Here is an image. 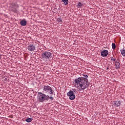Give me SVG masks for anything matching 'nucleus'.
I'll list each match as a JSON object with an SVG mask.
<instances>
[{
  "mask_svg": "<svg viewBox=\"0 0 125 125\" xmlns=\"http://www.w3.org/2000/svg\"><path fill=\"white\" fill-rule=\"evenodd\" d=\"M83 77H79L74 80V86L78 89L83 90L89 86L88 76L83 74Z\"/></svg>",
  "mask_w": 125,
  "mask_h": 125,
  "instance_id": "obj_1",
  "label": "nucleus"
},
{
  "mask_svg": "<svg viewBox=\"0 0 125 125\" xmlns=\"http://www.w3.org/2000/svg\"><path fill=\"white\" fill-rule=\"evenodd\" d=\"M42 92L46 95H51L53 94L54 91L50 86L44 85L42 87Z\"/></svg>",
  "mask_w": 125,
  "mask_h": 125,
  "instance_id": "obj_2",
  "label": "nucleus"
},
{
  "mask_svg": "<svg viewBox=\"0 0 125 125\" xmlns=\"http://www.w3.org/2000/svg\"><path fill=\"white\" fill-rule=\"evenodd\" d=\"M38 97L40 102H43V101H45V100H48L49 95H46L43 93L39 92Z\"/></svg>",
  "mask_w": 125,
  "mask_h": 125,
  "instance_id": "obj_3",
  "label": "nucleus"
},
{
  "mask_svg": "<svg viewBox=\"0 0 125 125\" xmlns=\"http://www.w3.org/2000/svg\"><path fill=\"white\" fill-rule=\"evenodd\" d=\"M41 57L43 60H47L50 58H52V53L48 51H45L42 54Z\"/></svg>",
  "mask_w": 125,
  "mask_h": 125,
  "instance_id": "obj_4",
  "label": "nucleus"
},
{
  "mask_svg": "<svg viewBox=\"0 0 125 125\" xmlns=\"http://www.w3.org/2000/svg\"><path fill=\"white\" fill-rule=\"evenodd\" d=\"M10 6L11 8H12V11H13V12H15V13H17V12H18V10H17L18 7H19L18 5L14 2H12L10 4Z\"/></svg>",
  "mask_w": 125,
  "mask_h": 125,
  "instance_id": "obj_5",
  "label": "nucleus"
},
{
  "mask_svg": "<svg viewBox=\"0 0 125 125\" xmlns=\"http://www.w3.org/2000/svg\"><path fill=\"white\" fill-rule=\"evenodd\" d=\"M67 95L69 97V99L70 100H74V99L76 98V95H75V93L72 90L69 91L67 93Z\"/></svg>",
  "mask_w": 125,
  "mask_h": 125,
  "instance_id": "obj_6",
  "label": "nucleus"
},
{
  "mask_svg": "<svg viewBox=\"0 0 125 125\" xmlns=\"http://www.w3.org/2000/svg\"><path fill=\"white\" fill-rule=\"evenodd\" d=\"M109 54V52L107 50H104L101 52V55L103 57H106Z\"/></svg>",
  "mask_w": 125,
  "mask_h": 125,
  "instance_id": "obj_7",
  "label": "nucleus"
},
{
  "mask_svg": "<svg viewBox=\"0 0 125 125\" xmlns=\"http://www.w3.org/2000/svg\"><path fill=\"white\" fill-rule=\"evenodd\" d=\"M36 49V47L34 44H30L28 45V50H29V51H34Z\"/></svg>",
  "mask_w": 125,
  "mask_h": 125,
  "instance_id": "obj_8",
  "label": "nucleus"
},
{
  "mask_svg": "<svg viewBox=\"0 0 125 125\" xmlns=\"http://www.w3.org/2000/svg\"><path fill=\"white\" fill-rule=\"evenodd\" d=\"M122 104V102L120 101H114L113 103V104L115 106V107H119V106L121 105Z\"/></svg>",
  "mask_w": 125,
  "mask_h": 125,
  "instance_id": "obj_9",
  "label": "nucleus"
},
{
  "mask_svg": "<svg viewBox=\"0 0 125 125\" xmlns=\"http://www.w3.org/2000/svg\"><path fill=\"white\" fill-rule=\"evenodd\" d=\"M20 24L21 26H26L27 25V21H26V20L23 19L20 21Z\"/></svg>",
  "mask_w": 125,
  "mask_h": 125,
  "instance_id": "obj_10",
  "label": "nucleus"
},
{
  "mask_svg": "<svg viewBox=\"0 0 125 125\" xmlns=\"http://www.w3.org/2000/svg\"><path fill=\"white\" fill-rule=\"evenodd\" d=\"M116 69H120L121 67V64L118 62H115Z\"/></svg>",
  "mask_w": 125,
  "mask_h": 125,
  "instance_id": "obj_11",
  "label": "nucleus"
},
{
  "mask_svg": "<svg viewBox=\"0 0 125 125\" xmlns=\"http://www.w3.org/2000/svg\"><path fill=\"white\" fill-rule=\"evenodd\" d=\"M62 1L63 2V4H64V5H67V4L69 3V0H62Z\"/></svg>",
  "mask_w": 125,
  "mask_h": 125,
  "instance_id": "obj_12",
  "label": "nucleus"
},
{
  "mask_svg": "<svg viewBox=\"0 0 125 125\" xmlns=\"http://www.w3.org/2000/svg\"><path fill=\"white\" fill-rule=\"evenodd\" d=\"M83 5V4L81 2H79L77 4V6L78 8L82 7Z\"/></svg>",
  "mask_w": 125,
  "mask_h": 125,
  "instance_id": "obj_13",
  "label": "nucleus"
},
{
  "mask_svg": "<svg viewBox=\"0 0 125 125\" xmlns=\"http://www.w3.org/2000/svg\"><path fill=\"white\" fill-rule=\"evenodd\" d=\"M121 54L123 56H125V49H121Z\"/></svg>",
  "mask_w": 125,
  "mask_h": 125,
  "instance_id": "obj_14",
  "label": "nucleus"
},
{
  "mask_svg": "<svg viewBox=\"0 0 125 125\" xmlns=\"http://www.w3.org/2000/svg\"><path fill=\"white\" fill-rule=\"evenodd\" d=\"M25 121L27 123H31V122H32V121H33V119L28 118L26 119V120Z\"/></svg>",
  "mask_w": 125,
  "mask_h": 125,
  "instance_id": "obj_15",
  "label": "nucleus"
},
{
  "mask_svg": "<svg viewBox=\"0 0 125 125\" xmlns=\"http://www.w3.org/2000/svg\"><path fill=\"white\" fill-rule=\"evenodd\" d=\"M57 21H58V23H62V19H61V18H58L57 19Z\"/></svg>",
  "mask_w": 125,
  "mask_h": 125,
  "instance_id": "obj_16",
  "label": "nucleus"
},
{
  "mask_svg": "<svg viewBox=\"0 0 125 125\" xmlns=\"http://www.w3.org/2000/svg\"><path fill=\"white\" fill-rule=\"evenodd\" d=\"M112 46L113 49H115L116 48V44H115V43H112Z\"/></svg>",
  "mask_w": 125,
  "mask_h": 125,
  "instance_id": "obj_17",
  "label": "nucleus"
},
{
  "mask_svg": "<svg viewBox=\"0 0 125 125\" xmlns=\"http://www.w3.org/2000/svg\"><path fill=\"white\" fill-rule=\"evenodd\" d=\"M49 99H50V100H53V99H54L53 97H52V96L49 97V98H48V100Z\"/></svg>",
  "mask_w": 125,
  "mask_h": 125,
  "instance_id": "obj_18",
  "label": "nucleus"
},
{
  "mask_svg": "<svg viewBox=\"0 0 125 125\" xmlns=\"http://www.w3.org/2000/svg\"><path fill=\"white\" fill-rule=\"evenodd\" d=\"M111 60H112V61H116V59L113 58V57H111Z\"/></svg>",
  "mask_w": 125,
  "mask_h": 125,
  "instance_id": "obj_19",
  "label": "nucleus"
},
{
  "mask_svg": "<svg viewBox=\"0 0 125 125\" xmlns=\"http://www.w3.org/2000/svg\"><path fill=\"white\" fill-rule=\"evenodd\" d=\"M106 70H109V67H107Z\"/></svg>",
  "mask_w": 125,
  "mask_h": 125,
  "instance_id": "obj_20",
  "label": "nucleus"
},
{
  "mask_svg": "<svg viewBox=\"0 0 125 125\" xmlns=\"http://www.w3.org/2000/svg\"><path fill=\"white\" fill-rule=\"evenodd\" d=\"M1 57H0V59Z\"/></svg>",
  "mask_w": 125,
  "mask_h": 125,
  "instance_id": "obj_21",
  "label": "nucleus"
}]
</instances>
